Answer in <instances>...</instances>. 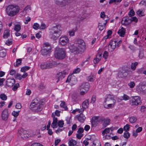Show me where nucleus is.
Returning a JSON list of instances; mask_svg holds the SVG:
<instances>
[{
	"label": "nucleus",
	"mask_w": 146,
	"mask_h": 146,
	"mask_svg": "<svg viewBox=\"0 0 146 146\" xmlns=\"http://www.w3.org/2000/svg\"><path fill=\"white\" fill-rule=\"evenodd\" d=\"M116 41L111 40L108 46V50L110 52L113 51L116 46Z\"/></svg>",
	"instance_id": "9"
},
{
	"label": "nucleus",
	"mask_w": 146,
	"mask_h": 146,
	"mask_svg": "<svg viewBox=\"0 0 146 146\" xmlns=\"http://www.w3.org/2000/svg\"><path fill=\"white\" fill-rule=\"evenodd\" d=\"M9 35V31L8 30H5L4 33V35L3 36V38H7Z\"/></svg>",
	"instance_id": "28"
},
{
	"label": "nucleus",
	"mask_w": 146,
	"mask_h": 146,
	"mask_svg": "<svg viewBox=\"0 0 146 146\" xmlns=\"http://www.w3.org/2000/svg\"><path fill=\"white\" fill-rule=\"evenodd\" d=\"M115 103H104V106L105 108H111V107H113L114 104Z\"/></svg>",
	"instance_id": "26"
},
{
	"label": "nucleus",
	"mask_w": 146,
	"mask_h": 146,
	"mask_svg": "<svg viewBox=\"0 0 146 146\" xmlns=\"http://www.w3.org/2000/svg\"><path fill=\"white\" fill-rule=\"evenodd\" d=\"M75 43L81 49L84 50L85 49V43L82 40L78 39L75 41Z\"/></svg>",
	"instance_id": "7"
},
{
	"label": "nucleus",
	"mask_w": 146,
	"mask_h": 146,
	"mask_svg": "<svg viewBox=\"0 0 146 146\" xmlns=\"http://www.w3.org/2000/svg\"><path fill=\"white\" fill-rule=\"evenodd\" d=\"M122 100H124L125 101L129 99V97L125 94H124L121 97Z\"/></svg>",
	"instance_id": "38"
},
{
	"label": "nucleus",
	"mask_w": 146,
	"mask_h": 146,
	"mask_svg": "<svg viewBox=\"0 0 146 146\" xmlns=\"http://www.w3.org/2000/svg\"><path fill=\"white\" fill-rule=\"evenodd\" d=\"M104 119L102 117H94L92 119V123H93L100 122L103 121Z\"/></svg>",
	"instance_id": "19"
},
{
	"label": "nucleus",
	"mask_w": 146,
	"mask_h": 146,
	"mask_svg": "<svg viewBox=\"0 0 146 146\" xmlns=\"http://www.w3.org/2000/svg\"><path fill=\"white\" fill-rule=\"evenodd\" d=\"M96 96L94 95H93L91 101L90 102V103H94L95 102L96 99Z\"/></svg>",
	"instance_id": "52"
},
{
	"label": "nucleus",
	"mask_w": 146,
	"mask_h": 146,
	"mask_svg": "<svg viewBox=\"0 0 146 146\" xmlns=\"http://www.w3.org/2000/svg\"><path fill=\"white\" fill-rule=\"evenodd\" d=\"M12 40L8 39L6 42V44L8 45H10L12 44Z\"/></svg>",
	"instance_id": "54"
},
{
	"label": "nucleus",
	"mask_w": 146,
	"mask_h": 146,
	"mask_svg": "<svg viewBox=\"0 0 146 146\" xmlns=\"http://www.w3.org/2000/svg\"><path fill=\"white\" fill-rule=\"evenodd\" d=\"M19 111H14L12 112V115L14 116V117H17L18 115H19Z\"/></svg>",
	"instance_id": "46"
},
{
	"label": "nucleus",
	"mask_w": 146,
	"mask_h": 146,
	"mask_svg": "<svg viewBox=\"0 0 146 146\" xmlns=\"http://www.w3.org/2000/svg\"><path fill=\"white\" fill-rule=\"evenodd\" d=\"M69 3V0H63L62 2L57 0L56 2V4L61 6H64L66 5H68Z\"/></svg>",
	"instance_id": "16"
},
{
	"label": "nucleus",
	"mask_w": 146,
	"mask_h": 146,
	"mask_svg": "<svg viewBox=\"0 0 146 146\" xmlns=\"http://www.w3.org/2000/svg\"><path fill=\"white\" fill-rule=\"evenodd\" d=\"M51 127L53 128H54L57 127V123L53 122L51 124Z\"/></svg>",
	"instance_id": "64"
},
{
	"label": "nucleus",
	"mask_w": 146,
	"mask_h": 146,
	"mask_svg": "<svg viewBox=\"0 0 146 146\" xmlns=\"http://www.w3.org/2000/svg\"><path fill=\"white\" fill-rule=\"evenodd\" d=\"M54 54L56 58L59 60H62L66 56V51L64 48H56L54 51Z\"/></svg>",
	"instance_id": "3"
},
{
	"label": "nucleus",
	"mask_w": 146,
	"mask_h": 146,
	"mask_svg": "<svg viewBox=\"0 0 146 146\" xmlns=\"http://www.w3.org/2000/svg\"><path fill=\"white\" fill-rule=\"evenodd\" d=\"M40 27L39 25L37 23H35L34 24L33 26V28L37 30Z\"/></svg>",
	"instance_id": "40"
},
{
	"label": "nucleus",
	"mask_w": 146,
	"mask_h": 146,
	"mask_svg": "<svg viewBox=\"0 0 146 146\" xmlns=\"http://www.w3.org/2000/svg\"><path fill=\"white\" fill-rule=\"evenodd\" d=\"M69 58L71 61L75 62L76 61V58L74 57V55L73 54L70 56Z\"/></svg>",
	"instance_id": "43"
},
{
	"label": "nucleus",
	"mask_w": 146,
	"mask_h": 146,
	"mask_svg": "<svg viewBox=\"0 0 146 146\" xmlns=\"http://www.w3.org/2000/svg\"><path fill=\"white\" fill-rule=\"evenodd\" d=\"M42 101L38 100L37 99L34 100L31 103L30 106L31 108H34V110L37 111H40L42 110Z\"/></svg>",
	"instance_id": "4"
},
{
	"label": "nucleus",
	"mask_w": 146,
	"mask_h": 146,
	"mask_svg": "<svg viewBox=\"0 0 146 146\" xmlns=\"http://www.w3.org/2000/svg\"><path fill=\"white\" fill-rule=\"evenodd\" d=\"M95 78V77L93 75H90L88 77L87 80L88 81L93 82Z\"/></svg>",
	"instance_id": "37"
},
{
	"label": "nucleus",
	"mask_w": 146,
	"mask_h": 146,
	"mask_svg": "<svg viewBox=\"0 0 146 146\" xmlns=\"http://www.w3.org/2000/svg\"><path fill=\"white\" fill-rule=\"evenodd\" d=\"M136 120L137 118L135 117H131L129 118V121L131 123H134L136 121Z\"/></svg>",
	"instance_id": "30"
},
{
	"label": "nucleus",
	"mask_w": 146,
	"mask_h": 146,
	"mask_svg": "<svg viewBox=\"0 0 146 146\" xmlns=\"http://www.w3.org/2000/svg\"><path fill=\"white\" fill-rule=\"evenodd\" d=\"M46 28V25L44 23H42L40 27V29L42 30H44Z\"/></svg>",
	"instance_id": "59"
},
{
	"label": "nucleus",
	"mask_w": 146,
	"mask_h": 146,
	"mask_svg": "<svg viewBox=\"0 0 146 146\" xmlns=\"http://www.w3.org/2000/svg\"><path fill=\"white\" fill-rule=\"evenodd\" d=\"M102 58L101 54H98L96 56V57L95 58L93 62L94 64H96L98 62L100 61Z\"/></svg>",
	"instance_id": "20"
},
{
	"label": "nucleus",
	"mask_w": 146,
	"mask_h": 146,
	"mask_svg": "<svg viewBox=\"0 0 146 146\" xmlns=\"http://www.w3.org/2000/svg\"><path fill=\"white\" fill-rule=\"evenodd\" d=\"M130 18L131 23L132 21H135V22H137L138 21V19L135 17H131Z\"/></svg>",
	"instance_id": "48"
},
{
	"label": "nucleus",
	"mask_w": 146,
	"mask_h": 146,
	"mask_svg": "<svg viewBox=\"0 0 146 146\" xmlns=\"http://www.w3.org/2000/svg\"><path fill=\"white\" fill-rule=\"evenodd\" d=\"M19 86V83H17L16 84L14 87L13 88L12 90L14 91H16Z\"/></svg>",
	"instance_id": "51"
},
{
	"label": "nucleus",
	"mask_w": 146,
	"mask_h": 146,
	"mask_svg": "<svg viewBox=\"0 0 146 146\" xmlns=\"http://www.w3.org/2000/svg\"><path fill=\"white\" fill-rule=\"evenodd\" d=\"M58 125L59 127H62L64 124V121H63L60 120L58 123Z\"/></svg>",
	"instance_id": "45"
},
{
	"label": "nucleus",
	"mask_w": 146,
	"mask_h": 146,
	"mask_svg": "<svg viewBox=\"0 0 146 146\" xmlns=\"http://www.w3.org/2000/svg\"><path fill=\"white\" fill-rule=\"evenodd\" d=\"M127 75V72L124 70H123L122 71H120L119 72L118 76L119 78H122L126 77Z\"/></svg>",
	"instance_id": "22"
},
{
	"label": "nucleus",
	"mask_w": 146,
	"mask_h": 146,
	"mask_svg": "<svg viewBox=\"0 0 146 146\" xmlns=\"http://www.w3.org/2000/svg\"><path fill=\"white\" fill-rule=\"evenodd\" d=\"M108 52L106 51H105L104 53L103 57L105 59H106L107 57L108 56Z\"/></svg>",
	"instance_id": "57"
},
{
	"label": "nucleus",
	"mask_w": 146,
	"mask_h": 146,
	"mask_svg": "<svg viewBox=\"0 0 146 146\" xmlns=\"http://www.w3.org/2000/svg\"><path fill=\"white\" fill-rule=\"evenodd\" d=\"M20 8L19 7L16 5H9L7 6L6 11L7 14L9 16L13 17L19 13Z\"/></svg>",
	"instance_id": "1"
},
{
	"label": "nucleus",
	"mask_w": 146,
	"mask_h": 146,
	"mask_svg": "<svg viewBox=\"0 0 146 146\" xmlns=\"http://www.w3.org/2000/svg\"><path fill=\"white\" fill-rule=\"evenodd\" d=\"M110 131V128H106L104 130L102 133V134L103 135H104L105 134H107Z\"/></svg>",
	"instance_id": "39"
},
{
	"label": "nucleus",
	"mask_w": 146,
	"mask_h": 146,
	"mask_svg": "<svg viewBox=\"0 0 146 146\" xmlns=\"http://www.w3.org/2000/svg\"><path fill=\"white\" fill-rule=\"evenodd\" d=\"M103 121H104V124L105 127L109 125L110 121V120L109 119H104Z\"/></svg>",
	"instance_id": "36"
},
{
	"label": "nucleus",
	"mask_w": 146,
	"mask_h": 146,
	"mask_svg": "<svg viewBox=\"0 0 146 146\" xmlns=\"http://www.w3.org/2000/svg\"><path fill=\"white\" fill-rule=\"evenodd\" d=\"M21 29V26L19 24H17L15 26L14 30L16 31H19Z\"/></svg>",
	"instance_id": "35"
},
{
	"label": "nucleus",
	"mask_w": 146,
	"mask_h": 146,
	"mask_svg": "<svg viewBox=\"0 0 146 146\" xmlns=\"http://www.w3.org/2000/svg\"><path fill=\"white\" fill-rule=\"evenodd\" d=\"M68 146H74L76 144V142L73 139H71L68 142Z\"/></svg>",
	"instance_id": "27"
},
{
	"label": "nucleus",
	"mask_w": 146,
	"mask_h": 146,
	"mask_svg": "<svg viewBox=\"0 0 146 146\" xmlns=\"http://www.w3.org/2000/svg\"><path fill=\"white\" fill-rule=\"evenodd\" d=\"M9 116L8 111L7 110L5 109L2 113L1 117L2 119L4 120H6L8 118Z\"/></svg>",
	"instance_id": "15"
},
{
	"label": "nucleus",
	"mask_w": 146,
	"mask_h": 146,
	"mask_svg": "<svg viewBox=\"0 0 146 146\" xmlns=\"http://www.w3.org/2000/svg\"><path fill=\"white\" fill-rule=\"evenodd\" d=\"M47 69H50L56 67L57 64L56 62L54 61L46 62Z\"/></svg>",
	"instance_id": "13"
},
{
	"label": "nucleus",
	"mask_w": 146,
	"mask_h": 146,
	"mask_svg": "<svg viewBox=\"0 0 146 146\" xmlns=\"http://www.w3.org/2000/svg\"><path fill=\"white\" fill-rule=\"evenodd\" d=\"M129 126V124H127L124 127L123 129L125 131H129L130 128Z\"/></svg>",
	"instance_id": "50"
},
{
	"label": "nucleus",
	"mask_w": 146,
	"mask_h": 146,
	"mask_svg": "<svg viewBox=\"0 0 146 146\" xmlns=\"http://www.w3.org/2000/svg\"><path fill=\"white\" fill-rule=\"evenodd\" d=\"M72 50V51L73 52H74V54H77L80 51H81L80 49H81L80 48L76 47V46H74L72 48L70 49Z\"/></svg>",
	"instance_id": "25"
},
{
	"label": "nucleus",
	"mask_w": 146,
	"mask_h": 146,
	"mask_svg": "<svg viewBox=\"0 0 146 146\" xmlns=\"http://www.w3.org/2000/svg\"><path fill=\"white\" fill-rule=\"evenodd\" d=\"M130 136L129 133L127 131H125L124 133L123 136L124 138L126 139H128Z\"/></svg>",
	"instance_id": "44"
},
{
	"label": "nucleus",
	"mask_w": 146,
	"mask_h": 146,
	"mask_svg": "<svg viewBox=\"0 0 146 146\" xmlns=\"http://www.w3.org/2000/svg\"><path fill=\"white\" fill-rule=\"evenodd\" d=\"M83 136L82 134L78 133L76 134V137L78 139H80L81 137Z\"/></svg>",
	"instance_id": "61"
},
{
	"label": "nucleus",
	"mask_w": 146,
	"mask_h": 146,
	"mask_svg": "<svg viewBox=\"0 0 146 146\" xmlns=\"http://www.w3.org/2000/svg\"><path fill=\"white\" fill-rule=\"evenodd\" d=\"M6 53L5 50H0V57L3 58L6 56Z\"/></svg>",
	"instance_id": "34"
},
{
	"label": "nucleus",
	"mask_w": 146,
	"mask_h": 146,
	"mask_svg": "<svg viewBox=\"0 0 146 146\" xmlns=\"http://www.w3.org/2000/svg\"><path fill=\"white\" fill-rule=\"evenodd\" d=\"M118 32V33L119 36L121 37H123L125 33V29L122 27H121Z\"/></svg>",
	"instance_id": "21"
},
{
	"label": "nucleus",
	"mask_w": 146,
	"mask_h": 146,
	"mask_svg": "<svg viewBox=\"0 0 146 146\" xmlns=\"http://www.w3.org/2000/svg\"><path fill=\"white\" fill-rule=\"evenodd\" d=\"M30 68V67L26 66L22 67L21 69V70L22 72H25V71L29 70Z\"/></svg>",
	"instance_id": "41"
},
{
	"label": "nucleus",
	"mask_w": 146,
	"mask_h": 146,
	"mask_svg": "<svg viewBox=\"0 0 146 146\" xmlns=\"http://www.w3.org/2000/svg\"><path fill=\"white\" fill-rule=\"evenodd\" d=\"M115 101L114 99L113 96L110 94H108L107 95V97L104 100V103H105L107 102L108 103H115Z\"/></svg>",
	"instance_id": "10"
},
{
	"label": "nucleus",
	"mask_w": 146,
	"mask_h": 146,
	"mask_svg": "<svg viewBox=\"0 0 146 146\" xmlns=\"http://www.w3.org/2000/svg\"><path fill=\"white\" fill-rule=\"evenodd\" d=\"M46 46H45L42 50V54L43 56H45L48 54L50 52L51 47L50 45L48 44H46Z\"/></svg>",
	"instance_id": "8"
},
{
	"label": "nucleus",
	"mask_w": 146,
	"mask_h": 146,
	"mask_svg": "<svg viewBox=\"0 0 146 146\" xmlns=\"http://www.w3.org/2000/svg\"><path fill=\"white\" fill-rule=\"evenodd\" d=\"M15 78L21 80L22 79V76L20 74H17L16 75Z\"/></svg>",
	"instance_id": "63"
},
{
	"label": "nucleus",
	"mask_w": 146,
	"mask_h": 146,
	"mask_svg": "<svg viewBox=\"0 0 146 146\" xmlns=\"http://www.w3.org/2000/svg\"><path fill=\"white\" fill-rule=\"evenodd\" d=\"M19 133L20 135V136H21V138H23L24 137H25V136L23 137V136L27 134V131L24 130L23 129H19Z\"/></svg>",
	"instance_id": "23"
},
{
	"label": "nucleus",
	"mask_w": 146,
	"mask_h": 146,
	"mask_svg": "<svg viewBox=\"0 0 146 146\" xmlns=\"http://www.w3.org/2000/svg\"><path fill=\"white\" fill-rule=\"evenodd\" d=\"M67 74L65 70L60 72L58 73L56 77V79H57L56 82L58 83L60 80L63 78L65 77V76Z\"/></svg>",
	"instance_id": "11"
},
{
	"label": "nucleus",
	"mask_w": 146,
	"mask_h": 146,
	"mask_svg": "<svg viewBox=\"0 0 146 146\" xmlns=\"http://www.w3.org/2000/svg\"><path fill=\"white\" fill-rule=\"evenodd\" d=\"M130 103L131 105H140L141 102L140 98L139 96L132 97L130 100Z\"/></svg>",
	"instance_id": "5"
},
{
	"label": "nucleus",
	"mask_w": 146,
	"mask_h": 146,
	"mask_svg": "<svg viewBox=\"0 0 146 146\" xmlns=\"http://www.w3.org/2000/svg\"><path fill=\"white\" fill-rule=\"evenodd\" d=\"M137 62L132 63L131 64V68L133 70H135L136 68V66L138 65Z\"/></svg>",
	"instance_id": "31"
},
{
	"label": "nucleus",
	"mask_w": 146,
	"mask_h": 146,
	"mask_svg": "<svg viewBox=\"0 0 146 146\" xmlns=\"http://www.w3.org/2000/svg\"><path fill=\"white\" fill-rule=\"evenodd\" d=\"M89 99H86L84 101L82 104V107L84 108H88L89 104Z\"/></svg>",
	"instance_id": "24"
},
{
	"label": "nucleus",
	"mask_w": 146,
	"mask_h": 146,
	"mask_svg": "<svg viewBox=\"0 0 146 146\" xmlns=\"http://www.w3.org/2000/svg\"><path fill=\"white\" fill-rule=\"evenodd\" d=\"M128 85L130 88H132L134 87L135 85V84L133 82H131L128 84Z\"/></svg>",
	"instance_id": "55"
},
{
	"label": "nucleus",
	"mask_w": 146,
	"mask_h": 146,
	"mask_svg": "<svg viewBox=\"0 0 146 146\" xmlns=\"http://www.w3.org/2000/svg\"><path fill=\"white\" fill-rule=\"evenodd\" d=\"M80 69L78 68L75 69L73 72V74H76L79 73L80 71Z\"/></svg>",
	"instance_id": "49"
},
{
	"label": "nucleus",
	"mask_w": 146,
	"mask_h": 146,
	"mask_svg": "<svg viewBox=\"0 0 146 146\" xmlns=\"http://www.w3.org/2000/svg\"><path fill=\"white\" fill-rule=\"evenodd\" d=\"M15 80L13 78H8L6 80V85L9 87H11L15 84Z\"/></svg>",
	"instance_id": "12"
},
{
	"label": "nucleus",
	"mask_w": 146,
	"mask_h": 146,
	"mask_svg": "<svg viewBox=\"0 0 146 146\" xmlns=\"http://www.w3.org/2000/svg\"><path fill=\"white\" fill-rule=\"evenodd\" d=\"M90 86L88 83H83L80 87V88L85 90L87 92Z\"/></svg>",
	"instance_id": "17"
},
{
	"label": "nucleus",
	"mask_w": 146,
	"mask_h": 146,
	"mask_svg": "<svg viewBox=\"0 0 146 146\" xmlns=\"http://www.w3.org/2000/svg\"><path fill=\"white\" fill-rule=\"evenodd\" d=\"M41 68L42 70L47 69V65L46 62L42 63L40 65Z\"/></svg>",
	"instance_id": "29"
},
{
	"label": "nucleus",
	"mask_w": 146,
	"mask_h": 146,
	"mask_svg": "<svg viewBox=\"0 0 146 146\" xmlns=\"http://www.w3.org/2000/svg\"><path fill=\"white\" fill-rule=\"evenodd\" d=\"M80 94L81 95H84L87 92H86V91L85 90H83L82 89L80 88Z\"/></svg>",
	"instance_id": "58"
},
{
	"label": "nucleus",
	"mask_w": 146,
	"mask_h": 146,
	"mask_svg": "<svg viewBox=\"0 0 146 146\" xmlns=\"http://www.w3.org/2000/svg\"><path fill=\"white\" fill-rule=\"evenodd\" d=\"M131 23L130 18L129 17H124L121 21V24L125 26L128 25Z\"/></svg>",
	"instance_id": "14"
},
{
	"label": "nucleus",
	"mask_w": 146,
	"mask_h": 146,
	"mask_svg": "<svg viewBox=\"0 0 146 146\" xmlns=\"http://www.w3.org/2000/svg\"><path fill=\"white\" fill-rule=\"evenodd\" d=\"M84 131V130L83 128L80 127L78 129L77 131V133L79 134H82V133Z\"/></svg>",
	"instance_id": "56"
},
{
	"label": "nucleus",
	"mask_w": 146,
	"mask_h": 146,
	"mask_svg": "<svg viewBox=\"0 0 146 146\" xmlns=\"http://www.w3.org/2000/svg\"><path fill=\"white\" fill-rule=\"evenodd\" d=\"M60 106L64 109L65 110H67L68 109V108L64 102L61 101V103L60 105Z\"/></svg>",
	"instance_id": "32"
},
{
	"label": "nucleus",
	"mask_w": 146,
	"mask_h": 146,
	"mask_svg": "<svg viewBox=\"0 0 146 146\" xmlns=\"http://www.w3.org/2000/svg\"><path fill=\"white\" fill-rule=\"evenodd\" d=\"M105 25L104 24L103 25H99V29L100 31H102L105 28Z\"/></svg>",
	"instance_id": "60"
},
{
	"label": "nucleus",
	"mask_w": 146,
	"mask_h": 146,
	"mask_svg": "<svg viewBox=\"0 0 146 146\" xmlns=\"http://www.w3.org/2000/svg\"><path fill=\"white\" fill-rule=\"evenodd\" d=\"M137 14L139 15H140L141 16H144V12L140 10H138L137 12Z\"/></svg>",
	"instance_id": "47"
},
{
	"label": "nucleus",
	"mask_w": 146,
	"mask_h": 146,
	"mask_svg": "<svg viewBox=\"0 0 146 146\" xmlns=\"http://www.w3.org/2000/svg\"><path fill=\"white\" fill-rule=\"evenodd\" d=\"M60 28V26L58 25L52 28L50 32V36L51 38L56 40L60 35L61 33Z\"/></svg>",
	"instance_id": "2"
},
{
	"label": "nucleus",
	"mask_w": 146,
	"mask_h": 146,
	"mask_svg": "<svg viewBox=\"0 0 146 146\" xmlns=\"http://www.w3.org/2000/svg\"><path fill=\"white\" fill-rule=\"evenodd\" d=\"M76 117L80 122H83L86 119L85 116L82 113H81L79 115H77Z\"/></svg>",
	"instance_id": "18"
},
{
	"label": "nucleus",
	"mask_w": 146,
	"mask_h": 146,
	"mask_svg": "<svg viewBox=\"0 0 146 146\" xmlns=\"http://www.w3.org/2000/svg\"><path fill=\"white\" fill-rule=\"evenodd\" d=\"M22 107L21 104L20 103H17L15 107L17 109H20Z\"/></svg>",
	"instance_id": "62"
},
{
	"label": "nucleus",
	"mask_w": 146,
	"mask_h": 146,
	"mask_svg": "<svg viewBox=\"0 0 146 146\" xmlns=\"http://www.w3.org/2000/svg\"><path fill=\"white\" fill-rule=\"evenodd\" d=\"M0 98L2 100H5L7 99V96L5 94H2L0 95Z\"/></svg>",
	"instance_id": "42"
},
{
	"label": "nucleus",
	"mask_w": 146,
	"mask_h": 146,
	"mask_svg": "<svg viewBox=\"0 0 146 146\" xmlns=\"http://www.w3.org/2000/svg\"><path fill=\"white\" fill-rule=\"evenodd\" d=\"M69 41V39L66 36H62L59 38L58 43L60 45L64 46L66 45Z\"/></svg>",
	"instance_id": "6"
},
{
	"label": "nucleus",
	"mask_w": 146,
	"mask_h": 146,
	"mask_svg": "<svg viewBox=\"0 0 146 146\" xmlns=\"http://www.w3.org/2000/svg\"><path fill=\"white\" fill-rule=\"evenodd\" d=\"M22 60V59L19 58L17 59L16 61V65H15V67H17L19 66V65L21 64V62Z\"/></svg>",
	"instance_id": "33"
},
{
	"label": "nucleus",
	"mask_w": 146,
	"mask_h": 146,
	"mask_svg": "<svg viewBox=\"0 0 146 146\" xmlns=\"http://www.w3.org/2000/svg\"><path fill=\"white\" fill-rule=\"evenodd\" d=\"M128 15L130 17H131L134 15L135 12L133 10H131L129 13Z\"/></svg>",
	"instance_id": "53"
}]
</instances>
